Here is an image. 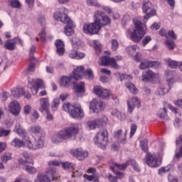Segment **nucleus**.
I'll return each instance as SVG.
<instances>
[{"mask_svg":"<svg viewBox=\"0 0 182 182\" xmlns=\"http://www.w3.org/2000/svg\"><path fill=\"white\" fill-rule=\"evenodd\" d=\"M31 83L38 89H45V84L43 83V80L41 79H36L34 81L31 82Z\"/></svg>","mask_w":182,"mask_h":182,"instance_id":"473e14b6","label":"nucleus"},{"mask_svg":"<svg viewBox=\"0 0 182 182\" xmlns=\"http://www.w3.org/2000/svg\"><path fill=\"white\" fill-rule=\"evenodd\" d=\"M23 95H25L24 88H14L11 90V95H13L14 97H16L17 99H19V97H22Z\"/></svg>","mask_w":182,"mask_h":182,"instance_id":"c85d7f7f","label":"nucleus"},{"mask_svg":"<svg viewBox=\"0 0 182 182\" xmlns=\"http://www.w3.org/2000/svg\"><path fill=\"white\" fill-rule=\"evenodd\" d=\"M122 132V129H119L114 132V138L122 144H124L127 139V131H126L124 134H123Z\"/></svg>","mask_w":182,"mask_h":182,"instance_id":"393cba45","label":"nucleus"},{"mask_svg":"<svg viewBox=\"0 0 182 182\" xmlns=\"http://www.w3.org/2000/svg\"><path fill=\"white\" fill-rule=\"evenodd\" d=\"M94 15V22L96 25H98V26L100 27V29H102V27L106 26V25L110 23V18H109V16H107L103 11H95Z\"/></svg>","mask_w":182,"mask_h":182,"instance_id":"6e6552de","label":"nucleus"},{"mask_svg":"<svg viewBox=\"0 0 182 182\" xmlns=\"http://www.w3.org/2000/svg\"><path fill=\"white\" fill-rule=\"evenodd\" d=\"M109 168L111 170V171H112V173H114V170L117 169V170H126V168H127V164L125 162L122 164H116L114 163L113 164V166H110Z\"/></svg>","mask_w":182,"mask_h":182,"instance_id":"2f4dec72","label":"nucleus"},{"mask_svg":"<svg viewBox=\"0 0 182 182\" xmlns=\"http://www.w3.org/2000/svg\"><path fill=\"white\" fill-rule=\"evenodd\" d=\"M142 11L146 14L144 16V19L149 21L151 16H156L157 12L154 9V6L149 0H144L142 4Z\"/></svg>","mask_w":182,"mask_h":182,"instance_id":"0eeeda50","label":"nucleus"},{"mask_svg":"<svg viewBox=\"0 0 182 182\" xmlns=\"http://www.w3.org/2000/svg\"><path fill=\"white\" fill-rule=\"evenodd\" d=\"M25 114H30L32 110V107L31 105H26L23 108Z\"/></svg>","mask_w":182,"mask_h":182,"instance_id":"052dcab7","label":"nucleus"},{"mask_svg":"<svg viewBox=\"0 0 182 182\" xmlns=\"http://www.w3.org/2000/svg\"><path fill=\"white\" fill-rule=\"evenodd\" d=\"M62 166L63 167V168L65 169H68V170H73V167H75V164H73V163H70V162H64L62 164Z\"/></svg>","mask_w":182,"mask_h":182,"instance_id":"a18cd8bd","label":"nucleus"},{"mask_svg":"<svg viewBox=\"0 0 182 182\" xmlns=\"http://www.w3.org/2000/svg\"><path fill=\"white\" fill-rule=\"evenodd\" d=\"M30 85H31V87H30L31 91L33 95H38V90L39 88L36 87L34 85L32 84V82H30Z\"/></svg>","mask_w":182,"mask_h":182,"instance_id":"13d9d810","label":"nucleus"},{"mask_svg":"<svg viewBox=\"0 0 182 182\" xmlns=\"http://www.w3.org/2000/svg\"><path fill=\"white\" fill-rule=\"evenodd\" d=\"M90 109L94 113H99V112L105 109V102L102 100L93 99L90 103Z\"/></svg>","mask_w":182,"mask_h":182,"instance_id":"2eb2a0df","label":"nucleus"},{"mask_svg":"<svg viewBox=\"0 0 182 182\" xmlns=\"http://www.w3.org/2000/svg\"><path fill=\"white\" fill-rule=\"evenodd\" d=\"M114 174H116V176H117L118 178H124V173L120 172V171H117L116 170H114V172H113Z\"/></svg>","mask_w":182,"mask_h":182,"instance_id":"338daca9","label":"nucleus"},{"mask_svg":"<svg viewBox=\"0 0 182 182\" xmlns=\"http://www.w3.org/2000/svg\"><path fill=\"white\" fill-rule=\"evenodd\" d=\"M85 70L84 66H78L73 70L70 77L63 76L60 79V86H61V87H70L72 79L74 80H80V79H82V76L85 75Z\"/></svg>","mask_w":182,"mask_h":182,"instance_id":"20e7f679","label":"nucleus"},{"mask_svg":"<svg viewBox=\"0 0 182 182\" xmlns=\"http://www.w3.org/2000/svg\"><path fill=\"white\" fill-rule=\"evenodd\" d=\"M136 132H137V125L136 124H131V130H130V137H133L134 136Z\"/></svg>","mask_w":182,"mask_h":182,"instance_id":"3c124183","label":"nucleus"},{"mask_svg":"<svg viewBox=\"0 0 182 182\" xmlns=\"http://www.w3.org/2000/svg\"><path fill=\"white\" fill-rule=\"evenodd\" d=\"M168 180L169 182H178V179L177 178L174 177L173 176L169 175L168 176Z\"/></svg>","mask_w":182,"mask_h":182,"instance_id":"774afa93","label":"nucleus"},{"mask_svg":"<svg viewBox=\"0 0 182 182\" xmlns=\"http://www.w3.org/2000/svg\"><path fill=\"white\" fill-rule=\"evenodd\" d=\"M166 44L167 45L168 49L170 50H173V49L176 48V43L173 41L168 40Z\"/></svg>","mask_w":182,"mask_h":182,"instance_id":"09e8293b","label":"nucleus"},{"mask_svg":"<svg viewBox=\"0 0 182 182\" xmlns=\"http://www.w3.org/2000/svg\"><path fill=\"white\" fill-rule=\"evenodd\" d=\"M108 134L107 129H102L95 136V143L99 144L102 150H106V146L109 141Z\"/></svg>","mask_w":182,"mask_h":182,"instance_id":"1a4fd4ad","label":"nucleus"},{"mask_svg":"<svg viewBox=\"0 0 182 182\" xmlns=\"http://www.w3.org/2000/svg\"><path fill=\"white\" fill-rule=\"evenodd\" d=\"M48 166H55L59 167V166H60V163H59V161L56 160L50 161L48 163Z\"/></svg>","mask_w":182,"mask_h":182,"instance_id":"0e129e2a","label":"nucleus"},{"mask_svg":"<svg viewBox=\"0 0 182 182\" xmlns=\"http://www.w3.org/2000/svg\"><path fill=\"white\" fill-rule=\"evenodd\" d=\"M139 146H140L141 150L144 153L149 152V146H148L147 139H144V140L140 141Z\"/></svg>","mask_w":182,"mask_h":182,"instance_id":"c9c22d12","label":"nucleus"},{"mask_svg":"<svg viewBox=\"0 0 182 182\" xmlns=\"http://www.w3.org/2000/svg\"><path fill=\"white\" fill-rule=\"evenodd\" d=\"M14 131L15 132V133H17V134L23 136H25V134H26L25 129L21 128V125L19 124H16Z\"/></svg>","mask_w":182,"mask_h":182,"instance_id":"e433bc0d","label":"nucleus"},{"mask_svg":"<svg viewBox=\"0 0 182 182\" xmlns=\"http://www.w3.org/2000/svg\"><path fill=\"white\" fill-rule=\"evenodd\" d=\"M39 36L41 42L45 43L46 42V31H45V29H43L41 31V33H39Z\"/></svg>","mask_w":182,"mask_h":182,"instance_id":"8fccbe9b","label":"nucleus"},{"mask_svg":"<svg viewBox=\"0 0 182 182\" xmlns=\"http://www.w3.org/2000/svg\"><path fill=\"white\" fill-rule=\"evenodd\" d=\"M68 14H69V10L62 6L54 13V18L66 25L65 26V33L67 36H72L75 33V23L68 16Z\"/></svg>","mask_w":182,"mask_h":182,"instance_id":"f257e3e1","label":"nucleus"},{"mask_svg":"<svg viewBox=\"0 0 182 182\" xmlns=\"http://www.w3.org/2000/svg\"><path fill=\"white\" fill-rule=\"evenodd\" d=\"M176 143L177 145L181 144L179 151L176 154V159H181L182 157V135L179 136Z\"/></svg>","mask_w":182,"mask_h":182,"instance_id":"72a5a7b5","label":"nucleus"},{"mask_svg":"<svg viewBox=\"0 0 182 182\" xmlns=\"http://www.w3.org/2000/svg\"><path fill=\"white\" fill-rule=\"evenodd\" d=\"M63 110L68 112L73 119H79V117L82 118L85 116V112H83V109L79 105H73L69 102L65 103L63 105Z\"/></svg>","mask_w":182,"mask_h":182,"instance_id":"423d86ee","label":"nucleus"},{"mask_svg":"<svg viewBox=\"0 0 182 182\" xmlns=\"http://www.w3.org/2000/svg\"><path fill=\"white\" fill-rule=\"evenodd\" d=\"M43 137L40 136V138L36 140H31V139H27L26 140V145L28 149L29 150H39V149H42L43 147Z\"/></svg>","mask_w":182,"mask_h":182,"instance_id":"ddd939ff","label":"nucleus"},{"mask_svg":"<svg viewBox=\"0 0 182 182\" xmlns=\"http://www.w3.org/2000/svg\"><path fill=\"white\" fill-rule=\"evenodd\" d=\"M134 23L135 28L128 29L127 33L129 35L131 41L136 43H139L144 35H146L147 32V27H146V24L136 18L134 19Z\"/></svg>","mask_w":182,"mask_h":182,"instance_id":"f03ea898","label":"nucleus"},{"mask_svg":"<svg viewBox=\"0 0 182 182\" xmlns=\"http://www.w3.org/2000/svg\"><path fill=\"white\" fill-rule=\"evenodd\" d=\"M21 154L23 157L26 159V161L27 163H29L30 164H33V160H32V156H31L29 153H28L27 151H24Z\"/></svg>","mask_w":182,"mask_h":182,"instance_id":"58836bf2","label":"nucleus"},{"mask_svg":"<svg viewBox=\"0 0 182 182\" xmlns=\"http://www.w3.org/2000/svg\"><path fill=\"white\" fill-rule=\"evenodd\" d=\"M106 120H107V117L103 116L101 118L96 119L93 121H88L87 122V126L91 130H93L96 129V127H102V126H106V124H107Z\"/></svg>","mask_w":182,"mask_h":182,"instance_id":"4468645a","label":"nucleus"},{"mask_svg":"<svg viewBox=\"0 0 182 182\" xmlns=\"http://www.w3.org/2000/svg\"><path fill=\"white\" fill-rule=\"evenodd\" d=\"M36 51V46H33L31 48H30V51H29V60L30 62H33L35 60H36V58H35V57H33V53H35V52Z\"/></svg>","mask_w":182,"mask_h":182,"instance_id":"ea45409f","label":"nucleus"},{"mask_svg":"<svg viewBox=\"0 0 182 182\" xmlns=\"http://www.w3.org/2000/svg\"><path fill=\"white\" fill-rule=\"evenodd\" d=\"M93 92L95 95L98 96V97L103 99L104 100L109 99V97L112 96V92L110 90L105 89L100 85L95 86L93 87Z\"/></svg>","mask_w":182,"mask_h":182,"instance_id":"f8f14e48","label":"nucleus"},{"mask_svg":"<svg viewBox=\"0 0 182 182\" xmlns=\"http://www.w3.org/2000/svg\"><path fill=\"white\" fill-rule=\"evenodd\" d=\"M144 161L149 167H159L161 164L160 161H159V158L151 154H148L146 156Z\"/></svg>","mask_w":182,"mask_h":182,"instance_id":"a211bd4d","label":"nucleus"},{"mask_svg":"<svg viewBox=\"0 0 182 182\" xmlns=\"http://www.w3.org/2000/svg\"><path fill=\"white\" fill-rule=\"evenodd\" d=\"M85 77L89 80H92L93 77H95V75H93V71L92 70V69H87L86 70Z\"/></svg>","mask_w":182,"mask_h":182,"instance_id":"49530a36","label":"nucleus"},{"mask_svg":"<svg viewBox=\"0 0 182 182\" xmlns=\"http://www.w3.org/2000/svg\"><path fill=\"white\" fill-rule=\"evenodd\" d=\"M171 85L172 84H168L167 82H159L158 85V93L159 96H164V95H167V93H168L171 89Z\"/></svg>","mask_w":182,"mask_h":182,"instance_id":"6ab92c4d","label":"nucleus"},{"mask_svg":"<svg viewBox=\"0 0 182 182\" xmlns=\"http://www.w3.org/2000/svg\"><path fill=\"white\" fill-rule=\"evenodd\" d=\"M55 46L56 48L55 52L58 56H63L65 54V42L60 39L55 41Z\"/></svg>","mask_w":182,"mask_h":182,"instance_id":"412c9836","label":"nucleus"},{"mask_svg":"<svg viewBox=\"0 0 182 182\" xmlns=\"http://www.w3.org/2000/svg\"><path fill=\"white\" fill-rule=\"evenodd\" d=\"M126 87L129 90L132 95H137L139 93V90L136 88V85L133 84L131 81H127L125 82Z\"/></svg>","mask_w":182,"mask_h":182,"instance_id":"7c9ffc66","label":"nucleus"},{"mask_svg":"<svg viewBox=\"0 0 182 182\" xmlns=\"http://www.w3.org/2000/svg\"><path fill=\"white\" fill-rule=\"evenodd\" d=\"M60 103V99L57 97L53 100V103L51 105L53 112H56V110H58V107H59Z\"/></svg>","mask_w":182,"mask_h":182,"instance_id":"4c0bfd02","label":"nucleus"},{"mask_svg":"<svg viewBox=\"0 0 182 182\" xmlns=\"http://www.w3.org/2000/svg\"><path fill=\"white\" fill-rule=\"evenodd\" d=\"M168 36H170V38H171V39H173V41H176L177 39V36L173 30L168 32Z\"/></svg>","mask_w":182,"mask_h":182,"instance_id":"680f3d73","label":"nucleus"},{"mask_svg":"<svg viewBox=\"0 0 182 182\" xmlns=\"http://www.w3.org/2000/svg\"><path fill=\"white\" fill-rule=\"evenodd\" d=\"M10 112L14 116H19V112H21V105L16 101H13L9 105Z\"/></svg>","mask_w":182,"mask_h":182,"instance_id":"b1692460","label":"nucleus"},{"mask_svg":"<svg viewBox=\"0 0 182 182\" xmlns=\"http://www.w3.org/2000/svg\"><path fill=\"white\" fill-rule=\"evenodd\" d=\"M122 56H115L114 58H110L109 56H104L101 58L100 63L102 66H111L114 69H120V65H118L117 62L122 60Z\"/></svg>","mask_w":182,"mask_h":182,"instance_id":"9d476101","label":"nucleus"},{"mask_svg":"<svg viewBox=\"0 0 182 182\" xmlns=\"http://www.w3.org/2000/svg\"><path fill=\"white\" fill-rule=\"evenodd\" d=\"M11 134V129L0 128V137H8Z\"/></svg>","mask_w":182,"mask_h":182,"instance_id":"79ce46f5","label":"nucleus"},{"mask_svg":"<svg viewBox=\"0 0 182 182\" xmlns=\"http://www.w3.org/2000/svg\"><path fill=\"white\" fill-rule=\"evenodd\" d=\"M69 56L70 58H71V59H77V51L75 50H71L70 53H69Z\"/></svg>","mask_w":182,"mask_h":182,"instance_id":"bf43d9fd","label":"nucleus"},{"mask_svg":"<svg viewBox=\"0 0 182 182\" xmlns=\"http://www.w3.org/2000/svg\"><path fill=\"white\" fill-rule=\"evenodd\" d=\"M83 32L86 35H97L99 32H100V27L99 25L96 24L95 22L90 23H85L83 25Z\"/></svg>","mask_w":182,"mask_h":182,"instance_id":"9b49d317","label":"nucleus"},{"mask_svg":"<svg viewBox=\"0 0 182 182\" xmlns=\"http://www.w3.org/2000/svg\"><path fill=\"white\" fill-rule=\"evenodd\" d=\"M79 133L77 127H67L63 130L59 131L58 134H54L52 136L53 143L58 144L62 143L63 140H76V134Z\"/></svg>","mask_w":182,"mask_h":182,"instance_id":"7ed1b4c3","label":"nucleus"},{"mask_svg":"<svg viewBox=\"0 0 182 182\" xmlns=\"http://www.w3.org/2000/svg\"><path fill=\"white\" fill-rule=\"evenodd\" d=\"M159 34L160 35V36H164L165 38H168V35L167 34V31L165 30V28H161L159 31Z\"/></svg>","mask_w":182,"mask_h":182,"instance_id":"5fc2aeb1","label":"nucleus"},{"mask_svg":"<svg viewBox=\"0 0 182 182\" xmlns=\"http://www.w3.org/2000/svg\"><path fill=\"white\" fill-rule=\"evenodd\" d=\"M31 130L33 134H37V136H39V137H45V132H42V128H41V126L39 125H33L31 127Z\"/></svg>","mask_w":182,"mask_h":182,"instance_id":"c756f323","label":"nucleus"},{"mask_svg":"<svg viewBox=\"0 0 182 182\" xmlns=\"http://www.w3.org/2000/svg\"><path fill=\"white\" fill-rule=\"evenodd\" d=\"M25 171L28 173V174H36L37 170L35 167L27 165L26 166Z\"/></svg>","mask_w":182,"mask_h":182,"instance_id":"c03bdc74","label":"nucleus"},{"mask_svg":"<svg viewBox=\"0 0 182 182\" xmlns=\"http://www.w3.org/2000/svg\"><path fill=\"white\" fill-rule=\"evenodd\" d=\"M4 48L8 50H15L16 49V38L7 40L4 44Z\"/></svg>","mask_w":182,"mask_h":182,"instance_id":"bb28decb","label":"nucleus"},{"mask_svg":"<svg viewBox=\"0 0 182 182\" xmlns=\"http://www.w3.org/2000/svg\"><path fill=\"white\" fill-rule=\"evenodd\" d=\"M149 68L157 69L160 68V62L151 61L150 60H144L140 63L139 65V69H140L141 70H144V69H149Z\"/></svg>","mask_w":182,"mask_h":182,"instance_id":"f3484780","label":"nucleus"},{"mask_svg":"<svg viewBox=\"0 0 182 182\" xmlns=\"http://www.w3.org/2000/svg\"><path fill=\"white\" fill-rule=\"evenodd\" d=\"M156 77V73L151 70H147L142 73L141 80L142 82H153Z\"/></svg>","mask_w":182,"mask_h":182,"instance_id":"aec40b11","label":"nucleus"},{"mask_svg":"<svg viewBox=\"0 0 182 182\" xmlns=\"http://www.w3.org/2000/svg\"><path fill=\"white\" fill-rule=\"evenodd\" d=\"M94 49L95 50V54L97 56H99L100 53H102V46H100V44H96V43H95Z\"/></svg>","mask_w":182,"mask_h":182,"instance_id":"de8ad7c7","label":"nucleus"},{"mask_svg":"<svg viewBox=\"0 0 182 182\" xmlns=\"http://www.w3.org/2000/svg\"><path fill=\"white\" fill-rule=\"evenodd\" d=\"M128 105V112L129 113H133V110H134V107L138 106L140 107V100L136 97H133L130 99L127 102Z\"/></svg>","mask_w":182,"mask_h":182,"instance_id":"4be33fe9","label":"nucleus"},{"mask_svg":"<svg viewBox=\"0 0 182 182\" xmlns=\"http://www.w3.org/2000/svg\"><path fill=\"white\" fill-rule=\"evenodd\" d=\"M173 126L175 127H180L181 126V119L178 117L175 118L173 121Z\"/></svg>","mask_w":182,"mask_h":182,"instance_id":"6e6d98bb","label":"nucleus"},{"mask_svg":"<svg viewBox=\"0 0 182 182\" xmlns=\"http://www.w3.org/2000/svg\"><path fill=\"white\" fill-rule=\"evenodd\" d=\"M165 75L166 76V82L168 85H173L175 82L174 77H176L177 73L174 70H167L165 72Z\"/></svg>","mask_w":182,"mask_h":182,"instance_id":"a878e982","label":"nucleus"},{"mask_svg":"<svg viewBox=\"0 0 182 182\" xmlns=\"http://www.w3.org/2000/svg\"><path fill=\"white\" fill-rule=\"evenodd\" d=\"M160 26H161V25L160 24V23H154L150 28L152 30V31H158V29H160Z\"/></svg>","mask_w":182,"mask_h":182,"instance_id":"4d7b16f0","label":"nucleus"},{"mask_svg":"<svg viewBox=\"0 0 182 182\" xmlns=\"http://www.w3.org/2000/svg\"><path fill=\"white\" fill-rule=\"evenodd\" d=\"M35 182H59L56 168L50 167L45 173H38Z\"/></svg>","mask_w":182,"mask_h":182,"instance_id":"39448f33","label":"nucleus"},{"mask_svg":"<svg viewBox=\"0 0 182 182\" xmlns=\"http://www.w3.org/2000/svg\"><path fill=\"white\" fill-rule=\"evenodd\" d=\"M11 5L13 8H21V3L18 0H12Z\"/></svg>","mask_w":182,"mask_h":182,"instance_id":"864d4df0","label":"nucleus"},{"mask_svg":"<svg viewBox=\"0 0 182 182\" xmlns=\"http://www.w3.org/2000/svg\"><path fill=\"white\" fill-rule=\"evenodd\" d=\"M40 106V112H46L47 110H49V99L41 98Z\"/></svg>","mask_w":182,"mask_h":182,"instance_id":"cd10ccee","label":"nucleus"},{"mask_svg":"<svg viewBox=\"0 0 182 182\" xmlns=\"http://www.w3.org/2000/svg\"><path fill=\"white\" fill-rule=\"evenodd\" d=\"M111 43H112V47H111L112 50H113L114 52H116V50L119 49V41L116 39H112L111 41Z\"/></svg>","mask_w":182,"mask_h":182,"instance_id":"37998d69","label":"nucleus"},{"mask_svg":"<svg viewBox=\"0 0 182 182\" xmlns=\"http://www.w3.org/2000/svg\"><path fill=\"white\" fill-rule=\"evenodd\" d=\"M11 146L14 147H17L18 149H21L23 146V141L18 138H15L11 141Z\"/></svg>","mask_w":182,"mask_h":182,"instance_id":"f704fd0d","label":"nucleus"},{"mask_svg":"<svg viewBox=\"0 0 182 182\" xmlns=\"http://www.w3.org/2000/svg\"><path fill=\"white\" fill-rule=\"evenodd\" d=\"M71 156H73V157H75L77 160H79L80 161H83L89 156V152L87 151H85L82 149L81 148H77L75 149H72L70 151Z\"/></svg>","mask_w":182,"mask_h":182,"instance_id":"dca6fc26","label":"nucleus"},{"mask_svg":"<svg viewBox=\"0 0 182 182\" xmlns=\"http://www.w3.org/2000/svg\"><path fill=\"white\" fill-rule=\"evenodd\" d=\"M11 159H12V155L9 152H6L3 154V156H1V161H3V163H6L9 161Z\"/></svg>","mask_w":182,"mask_h":182,"instance_id":"a19ab883","label":"nucleus"},{"mask_svg":"<svg viewBox=\"0 0 182 182\" xmlns=\"http://www.w3.org/2000/svg\"><path fill=\"white\" fill-rule=\"evenodd\" d=\"M149 42H151V37H150L149 36H146L143 39L141 44L143 46H146V45H147Z\"/></svg>","mask_w":182,"mask_h":182,"instance_id":"603ef678","label":"nucleus"},{"mask_svg":"<svg viewBox=\"0 0 182 182\" xmlns=\"http://www.w3.org/2000/svg\"><path fill=\"white\" fill-rule=\"evenodd\" d=\"M73 89L77 96H83V95H85V82H74Z\"/></svg>","mask_w":182,"mask_h":182,"instance_id":"5701e85b","label":"nucleus"},{"mask_svg":"<svg viewBox=\"0 0 182 182\" xmlns=\"http://www.w3.org/2000/svg\"><path fill=\"white\" fill-rule=\"evenodd\" d=\"M127 166H132L133 167L135 164H137L134 159H129L128 161H126Z\"/></svg>","mask_w":182,"mask_h":182,"instance_id":"69168bd1","label":"nucleus"},{"mask_svg":"<svg viewBox=\"0 0 182 182\" xmlns=\"http://www.w3.org/2000/svg\"><path fill=\"white\" fill-rule=\"evenodd\" d=\"M31 63L28 65V71L29 72H33L35 70V60L34 61H30Z\"/></svg>","mask_w":182,"mask_h":182,"instance_id":"e2e57ef3","label":"nucleus"}]
</instances>
